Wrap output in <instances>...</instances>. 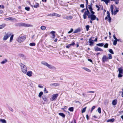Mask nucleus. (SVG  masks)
I'll list each match as a JSON object with an SVG mask.
<instances>
[{"label":"nucleus","mask_w":123,"mask_h":123,"mask_svg":"<svg viewBox=\"0 0 123 123\" xmlns=\"http://www.w3.org/2000/svg\"><path fill=\"white\" fill-rule=\"evenodd\" d=\"M89 6L88 8L90 10H93L92 6Z\"/></svg>","instance_id":"864d4df0"},{"label":"nucleus","mask_w":123,"mask_h":123,"mask_svg":"<svg viewBox=\"0 0 123 123\" xmlns=\"http://www.w3.org/2000/svg\"><path fill=\"white\" fill-rule=\"evenodd\" d=\"M20 65L22 72L24 74H26L27 72V69L26 66L22 63L20 64Z\"/></svg>","instance_id":"f03ea898"},{"label":"nucleus","mask_w":123,"mask_h":123,"mask_svg":"<svg viewBox=\"0 0 123 123\" xmlns=\"http://www.w3.org/2000/svg\"><path fill=\"white\" fill-rule=\"evenodd\" d=\"M116 9L115 11H113V6L112 5H111L110 6V9L111 10V14L112 15L114 14V15H116L117 13L118 12H119V10H118V8H117V7H116Z\"/></svg>","instance_id":"7ed1b4c3"},{"label":"nucleus","mask_w":123,"mask_h":123,"mask_svg":"<svg viewBox=\"0 0 123 123\" xmlns=\"http://www.w3.org/2000/svg\"><path fill=\"white\" fill-rule=\"evenodd\" d=\"M68 110L71 112H73L74 110V108L73 107H71L69 108Z\"/></svg>","instance_id":"bb28decb"},{"label":"nucleus","mask_w":123,"mask_h":123,"mask_svg":"<svg viewBox=\"0 0 123 123\" xmlns=\"http://www.w3.org/2000/svg\"><path fill=\"white\" fill-rule=\"evenodd\" d=\"M7 62V60H6L5 61H2L1 62V63L2 64H4L6 62Z\"/></svg>","instance_id":"5fc2aeb1"},{"label":"nucleus","mask_w":123,"mask_h":123,"mask_svg":"<svg viewBox=\"0 0 123 123\" xmlns=\"http://www.w3.org/2000/svg\"><path fill=\"white\" fill-rule=\"evenodd\" d=\"M117 103V100L115 99L113 100L112 102V104L113 105H116Z\"/></svg>","instance_id":"2eb2a0df"},{"label":"nucleus","mask_w":123,"mask_h":123,"mask_svg":"<svg viewBox=\"0 0 123 123\" xmlns=\"http://www.w3.org/2000/svg\"><path fill=\"white\" fill-rule=\"evenodd\" d=\"M58 96V94H54L53 95V96L52 97L51 100L54 101L57 98V97Z\"/></svg>","instance_id":"9d476101"},{"label":"nucleus","mask_w":123,"mask_h":123,"mask_svg":"<svg viewBox=\"0 0 123 123\" xmlns=\"http://www.w3.org/2000/svg\"><path fill=\"white\" fill-rule=\"evenodd\" d=\"M60 85L59 83H54L50 85V86H59Z\"/></svg>","instance_id":"a211bd4d"},{"label":"nucleus","mask_w":123,"mask_h":123,"mask_svg":"<svg viewBox=\"0 0 123 123\" xmlns=\"http://www.w3.org/2000/svg\"><path fill=\"white\" fill-rule=\"evenodd\" d=\"M41 64L47 66L48 68L50 69L53 68H55L54 67H52L51 65L47 63L45 61H42L41 62Z\"/></svg>","instance_id":"0eeeda50"},{"label":"nucleus","mask_w":123,"mask_h":123,"mask_svg":"<svg viewBox=\"0 0 123 123\" xmlns=\"http://www.w3.org/2000/svg\"><path fill=\"white\" fill-rule=\"evenodd\" d=\"M43 92H41L39 93L38 96L39 97L41 98V96L43 95Z\"/></svg>","instance_id":"72a5a7b5"},{"label":"nucleus","mask_w":123,"mask_h":123,"mask_svg":"<svg viewBox=\"0 0 123 123\" xmlns=\"http://www.w3.org/2000/svg\"><path fill=\"white\" fill-rule=\"evenodd\" d=\"M96 6L97 8H98V9L97 10V11H99V9H100L99 7L97 5H96Z\"/></svg>","instance_id":"603ef678"},{"label":"nucleus","mask_w":123,"mask_h":123,"mask_svg":"<svg viewBox=\"0 0 123 123\" xmlns=\"http://www.w3.org/2000/svg\"><path fill=\"white\" fill-rule=\"evenodd\" d=\"M26 74L27 75L30 77L32 76V72L31 71H29L27 72Z\"/></svg>","instance_id":"f8f14e48"},{"label":"nucleus","mask_w":123,"mask_h":123,"mask_svg":"<svg viewBox=\"0 0 123 123\" xmlns=\"http://www.w3.org/2000/svg\"><path fill=\"white\" fill-rule=\"evenodd\" d=\"M117 43V41L116 40H114L113 43V45H116Z\"/></svg>","instance_id":"c9c22d12"},{"label":"nucleus","mask_w":123,"mask_h":123,"mask_svg":"<svg viewBox=\"0 0 123 123\" xmlns=\"http://www.w3.org/2000/svg\"><path fill=\"white\" fill-rule=\"evenodd\" d=\"M83 69H84L86 71H87L88 72H90L91 71L90 69H88L87 68L83 67Z\"/></svg>","instance_id":"c756f323"},{"label":"nucleus","mask_w":123,"mask_h":123,"mask_svg":"<svg viewBox=\"0 0 123 123\" xmlns=\"http://www.w3.org/2000/svg\"><path fill=\"white\" fill-rule=\"evenodd\" d=\"M55 36V34H53V35H52V38L53 39H54Z\"/></svg>","instance_id":"052dcab7"},{"label":"nucleus","mask_w":123,"mask_h":123,"mask_svg":"<svg viewBox=\"0 0 123 123\" xmlns=\"http://www.w3.org/2000/svg\"><path fill=\"white\" fill-rule=\"evenodd\" d=\"M89 42L90 43L89 45L90 46H92L93 45L94 42L93 40L91 39V38H90L89 39Z\"/></svg>","instance_id":"4468645a"},{"label":"nucleus","mask_w":123,"mask_h":123,"mask_svg":"<svg viewBox=\"0 0 123 123\" xmlns=\"http://www.w3.org/2000/svg\"><path fill=\"white\" fill-rule=\"evenodd\" d=\"M98 112L99 113H101V110L100 107H98Z\"/></svg>","instance_id":"79ce46f5"},{"label":"nucleus","mask_w":123,"mask_h":123,"mask_svg":"<svg viewBox=\"0 0 123 123\" xmlns=\"http://www.w3.org/2000/svg\"><path fill=\"white\" fill-rule=\"evenodd\" d=\"M86 30L87 31H88V30L89 29V27H90V26L89 25H87L86 26Z\"/></svg>","instance_id":"a19ab883"},{"label":"nucleus","mask_w":123,"mask_h":123,"mask_svg":"<svg viewBox=\"0 0 123 123\" xmlns=\"http://www.w3.org/2000/svg\"><path fill=\"white\" fill-rule=\"evenodd\" d=\"M95 108V106H92V108L91 109V112H92L93 110Z\"/></svg>","instance_id":"37998d69"},{"label":"nucleus","mask_w":123,"mask_h":123,"mask_svg":"<svg viewBox=\"0 0 123 123\" xmlns=\"http://www.w3.org/2000/svg\"><path fill=\"white\" fill-rule=\"evenodd\" d=\"M110 0H101V1H104L106 5H107L108 3L110 2Z\"/></svg>","instance_id":"5701e85b"},{"label":"nucleus","mask_w":123,"mask_h":123,"mask_svg":"<svg viewBox=\"0 0 123 123\" xmlns=\"http://www.w3.org/2000/svg\"><path fill=\"white\" fill-rule=\"evenodd\" d=\"M86 107L82 109L81 111L82 113H83L85 112L86 111Z\"/></svg>","instance_id":"f704fd0d"},{"label":"nucleus","mask_w":123,"mask_h":123,"mask_svg":"<svg viewBox=\"0 0 123 123\" xmlns=\"http://www.w3.org/2000/svg\"><path fill=\"white\" fill-rule=\"evenodd\" d=\"M65 17L68 20L71 19L73 18V17L71 16H67Z\"/></svg>","instance_id":"412c9836"},{"label":"nucleus","mask_w":123,"mask_h":123,"mask_svg":"<svg viewBox=\"0 0 123 123\" xmlns=\"http://www.w3.org/2000/svg\"><path fill=\"white\" fill-rule=\"evenodd\" d=\"M6 26V24H3L1 25H0V29L3 28Z\"/></svg>","instance_id":"b1692460"},{"label":"nucleus","mask_w":123,"mask_h":123,"mask_svg":"<svg viewBox=\"0 0 123 123\" xmlns=\"http://www.w3.org/2000/svg\"><path fill=\"white\" fill-rule=\"evenodd\" d=\"M96 45L100 47H102L104 46V44L103 43H99L97 44Z\"/></svg>","instance_id":"cd10ccee"},{"label":"nucleus","mask_w":123,"mask_h":123,"mask_svg":"<svg viewBox=\"0 0 123 123\" xmlns=\"http://www.w3.org/2000/svg\"><path fill=\"white\" fill-rule=\"evenodd\" d=\"M114 121V119L113 118H112L111 119H109L107 121V122H113Z\"/></svg>","instance_id":"4be33fe9"},{"label":"nucleus","mask_w":123,"mask_h":123,"mask_svg":"<svg viewBox=\"0 0 123 123\" xmlns=\"http://www.w3.org/2000/svg\"><path fill=\"white\" fill-rule=\"evenodd\" d=\"M86 118L87 120H88L89 119V117L88 115V114L86 115Z\"/></svg>","instance_id":"13d9d810"},{"label":"nucleus","mask_w":123,"mask_h":123,"mask_svg":"<svg viewBox=\"0 0 123 123\" xmlns=\"http://www.w3.org/2000/svg\"><path fill=\"white\" fill-rule=\"evenodd\" d=\"M34 7L35 8H37L39 6V5L38 3L36 2L35 4H34Z\"/></svg>","instance_id":"aec40b11"},{"label":"nucleus","mask_w":123,"mask_h":123,"mask_svg":"<svg viewBox=\"0 0 123 123\" xmlns=\"http://www.w3.org/2000/svg\"><path fill=\"white\" fill-rule=\"evenodd\" d=\"M57 39L56 38L54 40V41L55 42H57Z\"/></svg>","instance_id":"774afa93"},{"label":"nucleus","mask_w":123,"mask_h":123,"mask_svg":"<svg viewBox=\"0 0 123 123\" xmlns=\"http://www.w3.org/2000/svg\"><path fill=\"white\" fill-rule=\"evenodd\" d=\"M121 74H119L118 75V77H121L123 76V75Z\"/></svg>","instance_id":"3c124183"},{"label":"nucleus","mask_w":123,"mask_h":123,"mask_svg":"<svg viewBox=\"0 0 123 123\" xmlns=\"http://www.w3.org/2000/svg\"><path fill=\"white\" fill-rule=\"evenodd\" d=\"M88 61H90V62H92V61L91 59H88Z\"/></svg>","instance_id":"680f3d73"},{"label":"nucleus","mask_w":123,"mask_h":123,"mask_svg":"<svg viewBox=\"0 0 123 123\" xmlns=\"http://www.w3.org/2000/svg\"><path fill=\"white\" fill-rule=\"evenodd\" d=\"M88 18L90 19V22L92 24V21L95 20L96 18V16L94 14H90L88 16Z\"/></svg>","instance_id":"39448f33"},{"label":"nucleus","mask_w":123,"mask_h":123,"mask_svg":"<svg viewBox=\"0 0 123 123\" xmlns=\"http://www.w3.org/2000/svg\"><path fill=\"white\" fill-rule=\"evenodd\" d=\"M11 35V34L10 33H6L4 37L3 40L5 41Z\"/></svg>","instance_id":"1a4fd4ad"},{"label":"nucleus","mask_w":123,"mask_h":123,"mask_svg":"<svg viewBox=\"0 0 123 123\" xmlns=\"http://www.w3.org/2000/svg\"><path fill=\"white\" fill-rule=\"evenodd\" d=\"M86 11H85L83 15V19H86L87 18V16H88L89 15V14H90V12L88 10L87 7H86Z\"/></svg>","instance_id":"20e7f679"},{"label":"nucleus","mask_w":123,"mask_h":123,"mask_svg":"<svg viewBox=\"0 0 123 123\" xmlns=\"http://www.w3.org/2000/svg\"><path fill=\"white\" fill-rule=\"evenodd\" d=\"M107 16L105 18V20H106L108 18V19L107 20L109 23H110L111 22V18L110 16V13L109 11H107Z\"/></svg>","instance_id":"6e6552de"},{"label":"nucleus","mask_w":123,"mask_h":123,"mask_svg":"<svg viewBox=\"0 0 123 123\" xmlns=\"http://www.w3.org/2000/svg\"><path fill=\"white\" fill-rule=\"evenodd\" d=\"M30 9V7H25V9L27 11H29Z\"/></svg>","instance_id":"58836bf2"},{"label":"nucleus","mask_w":123,"mask_h":123,"mask_svg":"<svg viewBox=\"0 0 123 123\" xmlns=\"http://www.w3.org/2000/svg\"><path fill=\"white\" fill-rule=\"evenodd\" d=\"M108 44L107 43H106L104 46V47L105 48H107L108 47Z\"/></svg>","instance_id":"ea45409f"},{"label":"nucleus","mask_w":123,"mask_h":123,"mask_svg":"<svg viewBox=\"0 0 123 123\" xmlns=\"http://www.w3.org/2000/svg\"><path fill=\"white\" fill-rule=\"evenodd\" d=\"M59 115L63 118L65 117V115L62 113H59Z\"/></svg>","instance_id":"393cba45"},{"label":"nucleus","mask_w":123,"mask_h":123,"mask_svg":"<svg viewBox=\"0 0 123 123\" xmlns=\"http://www.w3.org/2000/svg\"><path fill=\"white\" fill-rule=\"evenodd\" d=\"M85 0L86 1V7H87V6L88 5V1L87 0Z\"/></svg>","instance_id":"bf43d9fd"},{"label":"nucleus","mask_w":123,"mask_h":123,"mask_svg":"<svg viewBox=\"0 0 123 123\" xmlns=\"http://www.w3.org/2000/svg\"><path fill=\"white\" fill-rule=\"evenodd\" d=\"M14 36V35H12L11 36L10 38V42H11L13 39V37Z\"/></svg>","instance_id":"7c9ffc66"},{"label":"nucleus","mask_w":123,"mask_h":123,"mask_svg":"<svg viewBox=\"0 0 123 123\" xmlns=\"http://www.w3.org/2000/svg\"><path fill=\"white\" fill-rule=\"evenodd\" d=\"M75 44V43L74 42H73L71 44H69L68 45H67L66 46V47L67 48H68L70 47L71 46H74Z\"/></svg>","instance_id":"dca6fc26"},{"label":"nucleus","mask_w":123,"mask_h":123,"mask_svg":"<svg viewBox=\"0 0 123 123\" xmlns=\"http://www.w3.org/2000/svg\"><path fill=\"white\" fill-rule=\"evenodd\" d=\"M46 27L44 26L43 25L41 26L40 29L43 30H44L46 29Z\"/></svg>","instance_id":"c85d7f7f"},{"label":"nucleus","mask_w":123,"mask_h":123,"mask_svg":"<svg viewBox=\"0 0 123 123\" xmlns=\"http://www.w3.org/2000/svg\"><path fill=\"white\" fill-rule=\"evenodd\" d=\"M80 28H78L77 29H75L74 32L73 33H76L80 32Z\"/></svg>","instance_id":"6ab92c4d"},{"label":"nucleus","mask_w":123,"mask_h":123,"mask_svg":"<svg viewBox=\"0 0 123 123\" xmlns=\"http://www.w3.org/2000/svg\"><path fill=\"white\" fill-rule=\"evenodd\" d=\"M29 45L31 46H34L36 45V44L34 43H30Z\"/></svg>","instance_id":"2f4dec72"},{"label":"nucleus","mask_w":123,"mask_h":123,"mask_svg":"<svg viewBox=\"0 0 123 123\" xmlns=\"http://www.w3.org/2000/svg\"><path fill=\"white\" fill-rule=\"evenodd\" d=\"M122 94H121V96H122V97H123V89H122Z\"/></svg>","instance_id":"338daca9"},{"label":"nucleus","mask_w":123,"mask_h":123,"mask_svg":"<svg viewBox=\"0 0 123 123\" xmlns=\"http://www.w3.org/2000/svg\"><path fill=\"white\" fill-rule=\"evenodd\" d=\"M117 41H121V39H117H117L116 40Z\"/></svg>","instance_id":"e2e57ef3"},{"label":"nucleus","mask_w":123,"mask_h":123,"mask_svg":"<svg viewBox=\"0 0 123 123\" xmlns=\"http://www.w3.org/2000/svg\"><path fill=\"white\" fill-rule=\"evenodd\" d=\"M97 37L94 40V41L97 42Z\"/></svg>","instance_id":"69168bd1"},{"label":"nucleus","mask_w":123,"mask_h":123,"mask_svg":"<svg viewBox=\"0 0 123 123\" xmlns=\"http://www.w3.org/2000/svg\"><path fill=\"white\" fill-rule=\"evenodd\" d=\"M109 57H107L105 55H104L102 58V62H107L109 61V60L111 59L112 58V55L110 54H108Z\"/></svg>","instance_id":"f257e3e1"},{"label":"nucleus","mask_w":123,"mask_h":123,"mask_svg":"<svg viewBox=\"0 0 123 123\" xmlns=\"http://www.w3.org/2000/svg\"><path fill=\"white\" fill-rule=\"evenodd\" d=\"M109 51L111 54H114V52L112 49H110L109 50Z\"/></svg>","instance_id":"473e14b6"},{"label":"nucleus","mask_w":123,"mask_h":123,"mask_svg":"<svg viewBox=\"0 0 123 123\" xmlns=\"http://www.w3.org/2000/svg\"><path fill=\"white\" fill-rule=\"evenodd\" d=\"M87 92L90 93H94V92L92 91H88Z\"/></svg>","instance_id":"de8ad7c7"},{"label":"nucleus","mask_w":123,"mask_h":123,"mask_svg":"<svg viewBox=\"0 0 123 123\" xmlns=\"http://www.w3.org/2000/svg\"><path fill=\"white\" fill-rule=\"evenodd\" d=\"M26 39L25 36H19L17 40V41L19 43H21L24 41Z\"/></svg>","instance_id":"423d86ee"},{"label":"nucleus","mask_w":123,"mask_h":123,"mask_svg":"<svg viewBox=\"0 0 123 123\" xmlns=\"http://www.w3.org/2000/svg\"><path fill=\"white\" fill-rule=\"evenodd\" d=\"M20 26L28 27L30 26V25L29 24H26L25 23H21L20 24Z\"/></svg>","instance_id":"9b49d317"},{"label":"nucleus","mask_w":123,"mask_h":123,"mask_svg":"<svg viewBox=\"0 0 123 123\" xmlns=\"http://www.w3.org/2000/svg\"><path fill=\"white\" fill-rule=\"evenodd\" d=\"M0 121L2 123H6V121L4 119H1Z\"/></svg>","instance_id":"4c0bfd02"},{"label":"nucleus","mask_w":123,"mask_h":123,"mask_svg":"<svg viewBox=\"0 0 123 123\" xmlns=\"http://www.w3.org/2000/svg\"><path fill=\"white\" fill-rule=\"evenodd\" d=\"M50 15H51V16H57L58 17H60L61 16V15L59 14H58L57 13H53L52 14H50Z\"/></svg>","instance_id":"f3484780"},{"label":"nucleus","mask_w":123,"mask_h":123,"mask_svg":"<svg viewBox=\"0 0 123 123\" xmlns=\"http://www.w3.org/2000/svg\"><path fill=\"white\" fill-rule=\"evenodd\" d=\"M3 13V11L0 10V14H2Z\"/></svg>","instance_id":"0e129e2a"},{"label":"nucleus","mask_w":123,"mask_h":123,"mask_svg":"<svg viewBox=\"0 0 123 123\" xmlns=\"http://www.w3.org/2000/svg\"><path fill=\"white\" fill-rule=\"evenodd\" d=\"M113 37L115 40H116L117 39V38L116 37V35L115 34H114L113 36Z\"/></svg>","instance_id":"6e6d98bb"},{"label":"nucleus","mask_w":123,"mask_h":123,"mask_svg":"<svg viewBox=\"0 0 123 123\" xmlns=\"http://www.w3.org/2000/svg\"><path fill=\"white\" fill-rule=\"evenodd\" d=\"M119 0H111V1H115L116 4H117L119 3Z\"/></svg>","instance_id":"e433bc0d"},{"label":"nucleus","mask_w":123,"mask_h":123,"mask_svg":"<svg viewBox=\"0 0 123 123\" xmlns=\"http://www.w3.org/2000/svg\"><path fill=\"white\" fill-rule=\"evenodd\" d=\"M55 32L54 31H52L50 32V33L52 34V35H53V34H55Z\"/></svg>","instance_id":"8fccbe9b"},{"label":"nucleus","mask_w":123,"mask_h":123,"mask_svg":"<svg viewBox=\"0 0 123 123\" xmlns=\"http://www.w3.org/2000/svg\"><path fill=\"white\" fill-rule=\"evenodd\" d=\"M80 7L82 8H84V4H81L80 5Z\"/></svg>","instance_id":"4d7b16f0"},{"label":"nucleus","mask_w":123,"mask_h":123,"mask_svg":"<svg viewBox=\"0 0 123 123\" xmlns=\"http://www.w3.org/2000/svg\"><path fill=\"white\" fill-rule=\"evenodd\" d=\"M6 19H7L8 20H9L12 19V17H9L6 18Z\"/></svg>","instance_id":"09e8293b"},{"label":"nucleus","mask_w":123,"mask_h":123,"mask_svg":"<svg viewBox=\"0 0 123 123\" xmlns=\"http://www.w3.org/2000/svg\"><path fill=\"white\" fill-rule=\"evenodd\" d=\"M43 99L44 101H47V98L45 97H43Z\"/></svg>","instance_id":"c03bdc74"},{"label":"nucleus","mask_w":123,"mask_h":123,"mask_svg":"<svg viewBox=\"0 0 123 123\" xmlns=\"http://www.w3.org/2000/svg\"><path fill=\"white\" fill-rule=\"evenodd\" d=\"M73 31V29L72 28H71L70 29V31H69L68 32V33H71Z\"/></svg>","instance_id":"a18cd8bd"},{"label":"nucleus","mask_w":123,"mask_h":123,"mask_svg":"<svg viewBox=\"0 0 123 123\" xmlns=\"http://www.w3.org/2000/svg\"><path fill=\"white\" fill-rule=\"evenodd\" d=\"M123 69L121 68H119L118 69V71H119V73L120 74H123Z\"/></svg>","instance_id":"a878e982"},{"label":"nucleus","mask_w":123,"mask_h":123,"mask_svg":"<svg viewBox=\"0 0 123 123\" xmlns=\"http://www.w3.org/2000/svg\"><path fill=\"white\" fill-rule=\"evenodd\" d=\"M44 93H48V92L46 88H44Z\"/></svg>","instance_id":"49530a36"},{"label":"nucleus","mask_w":123,"mask_h":123,"mask_svg":"<svg viewBox=\"0 0 123 123\" xmlns=\"http://www.w3.org/2000/svg\"><path fill=\"white\" fill-rule=\"evenodd\" d=\"M94 50H95V51H103V50L102 49H101L100 48H99L98 47H97V46L95 47L94 48Z\"/></svg>","instance_id":"ddd939ff"}]
</instances>
